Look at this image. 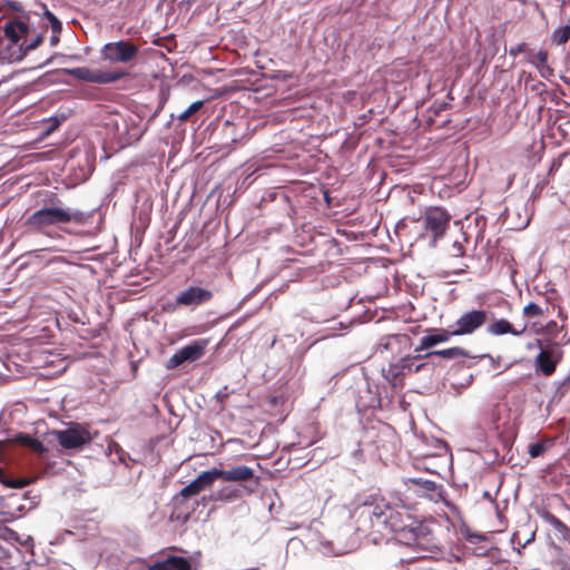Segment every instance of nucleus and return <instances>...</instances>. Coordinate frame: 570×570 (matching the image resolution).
Wrapping results in <instances>:
<instances>
[{
  "mask_svg": "<svg viewBox=\"0 0 570 570\" xmlns=\"http://www.w3.org/2000/svg\"><path fill=\"white\" fill-rule=\"evenodd\" d=\"M353 518L356 521L357 531L364 534L413 530V520L407 509L404 505L392 507L384 499L365 501L355 508Z\"/></svg>",
  "mask_w": 570,
  "mask_h": 570,
  "instance_id": "obj_1",
  "label": "nucleus"
},
{
  "mask_svg": "<svg viewBox=\"0 0 570 570\" xmlns=\"http://www.w3.org/2000/svg\"><path fill=\"white\" fill-rule=\"evenodd\" d=\"M89 215L76 208L63 207L57 204L46 205L30 216L26 220V225L32 229L46 233L51 226L60 227L63 224L75 223L77 225L85 224Z\"/></svg>",
  "mask_w": 570,
  "mask_h": 570,
  "instance_id": "obj_2",
  "label": "nucleus"
},
{
  "mask_svg": "<svg viewBox=\"0 0 570 570\" xmlns=\"http://www.w3.org/2000/svg\"><path fill=\"white\" fill-rule=\"evenodd\" d=\"M53 434L58 443L67 450L79 449L92 440L88 426L82 424H72L66 430L56 431Z\"/></svg>",
  "mask_w": 570,
  "mask_h": 570,
  "instance_id": "obj_3",
  "label": "nucleus"
},
{
  "mask_svg": "<svg viewBox=\"0 0 570 570\" xmlns=\"http://www.w3.org/2000/svg\"><path fill=\"white\" fill-rule=\"evenodd\" d=\"M208 340L199 338L193 341L190 344L179 348L165 364L167 370L176 368L184 363L195 362L203 357Z\"/></svg>",
  "mask_w": 570,
  "mask_h": 570,
  "instance_id": "obj_4",
  "label": "nucleus"
},
{
  "mask_svg": "<svg viewBox=\"0 0 570 570\" xmlns=\"http://www.w3.org/2000/svg\"><path fill=\"white\" fill-rule=\"evenodd\" d=\"M138 47L129 41H115L106 43L101 49V56L111 63H127L136 58Z\"/></svg>",
  "mask_w": 570,
  "mask_h": 570,
  "instance_id": "obj_5",
  "label": "nucleus"
},
{
  "mask_svg": "<svg viewBox=\"0 0 570 570\" xmlns=\"http://www.w3.org/2000/svg\"><path fill=\"white\" fill-rule=\"evenodd\" d=\"M488 320L484 309H472L463 313L451 326L453 336L469 335L479 330Z\"/></svg>",
  "mask_w": 570,
  "mask_h": 570,
  "instance_id": "obj_6",
  "label": "nucleus"
},
{
  "mask_svg": "<svg viewBox=\"0 0 570 570\" xmlns=\"http://www.w3.org/2000/svg\"><path fill=\"white\" fill-rule=\"evenodd\" d=\"M450 215L442 208L434 207L426 210L423 222L426 230L432 233L433 239L442 237L449 226Z\"/></svg>",
  "mask_w": 570,
  "mask_h": 570,
  "instance_id": "obj_7",
  "label": "nucleus"
},
{
  "mask_svg": "<svg viewBox=\"0 0 570 570\" xmlns=\"http://www.w3.org/2000/svg\"><path fill=\"white\" fill-rule=\"evenodd\" d=\"M66 72L79 80H85L95 83H109L118 80L121 77L120 73L92 70L87 67L66 69Z\"/></svg>",
  "mask_w": 570,
  "mask_h": 570,
  "instance_id": "obj_8",
  "label": "nucleus"
},
{
  "mask_svg": "<svg viewBox=\"0 0 570 570\" xmlns=\"http://www.w3.org/2000/svg\"><path fill=\"white\" fill-rule=\"evenodd\" d=\"M215 481L222 479L225 482H243L254 476V470L246 465L233 466L228 470L212 469Z\"/></svg>",
  "mask_w": 570,
  "mask_h": 570,
  "instance_id": "obj_9",
  "label": "nucleus"
},
{
  "mask_svg": "<svg viewBox=\"0 0 570 570\" xmlns=\"http://www.w3.org/2000/svg\"><path fill=\"white\" fill-rule=\"evenodd\" d=\"M212 297L213 294L210 291L203 287L190 286L179 293L176 302L184 306H197L208 302Z\"/></svg>",
  "mask_w": 570,
  "mask_h": 570,
  "instance_id": "obj_10",
  "label": "nucleus"
},
{
  "mask_svg": "<svg viewBox=\"0 0 570 570\" xmlns=\"http://www.w3.org/2000/svg\"><path fill=\"white\" fill-rule=\"evenodd\" d=\"M537 345L541 351L534 360L535 368L543 375L549 376L556 371L557 363L560 358L559 353L554 348L543 350L540 340L537 341Z\"/></svg>",
  "mask_w": 570,
  "mask_h": 570,
  "instance_id": "obj_11",
  "label": "nucleus"
},
{
  "mask_svg": "<svg viewBox=\"0 0 570 570\" xmlns=\"http://www.w3.org/2000/svg\"><path fill=\"white\" fill-rule=\"evenodd\" d=\"M214 482L215 479L212 469L204 471L193 482L184 487L180 490L179 495L184 498L196 495L199 492L204 491L205 489L209 488Z\"/></svg>",
  "mask_w": 570,
  "mask_h": 570,
  "instance_id": "obj_12",
  "label": "nucleus"
},
{
  "mask_svg": "<svg viewBox=\"0 0 570 570\" xmlns=\"http://www.w3.org/2000/svg\"><path fill=\"white\" fill-rule=\"evenodd\" d=\"M149 570H191V564L184 557L169 556L161 561L154 562Z\"/></svg>",
  "mask_w": 570,
  "mask_h": 570,
  "instance_id": "obj_13",
  "label": "nucleus"
},
{
  "mask_svg": "<svg viewBox=\"0 0 570 570\" xmlns=\"http://www.w3.org/2000/svg\"><path fill=\"white\" fill-rule=\"evenodd\" d=\"M527 326L524 325L521 330H517L509 321L504 318L495 320L488 326V333L494 336H500L504 334H512L514 336H520L524 333Z\"/></svg>",
  "mask_w": 570,
  "mask_h": 570,
  "instance_id": "obj_14",
  "label": "nucleus"
},
{
  "mask_svg": "<svg viewBox=\"0 0 570 570\" xmlns=\"http://www.w3.org/2000/svg\"><path fill=\"white\" fill-rule=\"evenodd\" d=\"M3 31L12 45H18L21 38L28 33L29 28L24 22L13 20L4 24Z\"/></svg>",
  "mask_w": 570,
  "mask_h": 570,
  "instance_id": "obj_15",
  "label": "nucleus"
},
{
  "mask_svg": "<svg viewBox=\"0 0 570 570\" xmlns=\"http://www.w3.org/2000/svg\"><path fill=\"white\" fill-rule=\"evenodd\" d=\"M451 336H452L451 331L449 332L445 330H438L431 334L423 336L420 340V345L416 348V351H425L436 344L445 343L450 340Z\"/></svg>",
  "mask_w": 570,
  "mask_h": 570,
  "instance_id": "obj_16",
  "label": "nucleus"
},
{
  "mask_svg": "<svg viewBox=\"0 0 570 570\" xmlns=\"http://www.w3.org/2000/svg\"><path fill=\"white\" fill-rule=\"evenodd\" d=\"M43 40V36L42 35H38L28 45H20L17 52L14 53H11L9 56V59L11 61H20L22 60V58L31 50H35L36 48H38V46L42 42Z\"/></svg>",
  "mask_w": 570,
  "mask_h": 570,
  "instance_id": "obj_17",
  "label": "nucleus"
},
{
  "mask_svg": "<svg viewBox=\"0 0 570 570\" xmlns=\"http://www.w3.org/2000/svg\"><path fill=\"white\" fill-rule=\"evenodd\" d=\"M433 355L453 360V358H458V357H468L469 352L462 347L455 346V347H450V348H445V350L433 351L428 354V356H433Z\"/></svg>",
  "mask_w": 570,
  "mask_h": 570,
  "instance_id": "obj_18",
  "label": "nucleus"
},
{
  "mask_svg": "<svg viewBox=\"0 0 570 570\" xmlns=\"http://www.w3.org/2000/svg\"><path fill=\"white\" fill-rule=\"evenodd\" d=\"M18 441H19L22 445L30 448V449H31V450H33L35 452H39V453H41V452H43V451H45V446H43V444H42L39 440H37V439H35V438H32V436H30V435H27V434H20V435L18 436Z\"/></svg>",
  "mask_w": 570,
  "mask_h": 570,
  "instance_id": "obj_19",
  "label": "nucleus"
},
{
  "mask_svg": "<svg viewBox=\"0 0 570 570\" xmlns=\"http://www.w3.org/2000/svg\"><path fill=\"white\" fill-rule=\"evenodd\" d=\"M409 485L416 487L422 493L433 492L436 490V484L433 481L422 479H410Z\"/></svg>",
  "mask_w": 570,
  "mask_h": 570,
  "instance_id": "obj_20",
  "label": "nucleus"
},
{
  "mask_svg": "<svg viewBox=\"0 0 570 570\" xmlns=\"http://www.w3.org/2000/svg\"><path fill=\"white\" fill-rule=\"evenodd\" d=\"M570 39V26L564 24L557 28L552 33V40L557 45H564Z\"/></svg>",
  "mask_w": 570,
  "mask_h": 570,
  "instance_id": "obj_21",
  "label": "nucleus"
},
{
  "mask_svg": "<svg viewBox=\"0 0 570 570\" xmlns=\"http://www.w3.org/2000/svg\"><path fill=\"white\" fill-rule=\"evenodd\" d=\"M204 106L203 100L193 102L186 110L178 115L180 121H187L191 115L197 112Z\"/></svg>",
  "mask_w": 570,
  "mask_h": 570,
  "instance_id": "obj_22",
  "label": "nucleus"
},
{
  "mask_svg": "<svg viewBox=\"0 0 570 570\" xmlns=\"http://www.w3.org/2000/svg\"><path fill=\"white\" fill-rule=\"evenodd\" d=\"M0 483L4 484L8 488L12 489H21L27 485V482L23 480H10L8 479L2 469L0 468Z\"/></svg>",
  "mask_w": 570,
  "mask_h": 570,
  "instance_id": "obj_23",
  "label": "nucleus"
},
{
  "mask_svg": "<svg viewBox=\"0 0 570 570\" xmlns=\"http://www.w3.org/2000/svg\"><path fill=\"white\" fill-rule=\"evenodd\" d=\"M45 17L48 19L52 31L59 33L61 31V22L59 19L48 9L45 10Z\"/></svg>",
  "mask_w": 570,
  "mask_h": 570,
  "instance_id": "obj_24",
  "label": "nucleus"
},
{
  "mask_svg": "<svg viewBox=\"0 0 570 570\" xmlns=\"http://www.w3.org/2000/svg\"><path fill=\"white\" fill-rule=\"evenodd\" d=\"M530 62L539 68L548 62V53L544 50H539L533 57L530 59Z\"/></svg>",
  "mask_w": 570,
  "mask_h": 570,
  "instance_id": "obj_25",
  "label": "nucleus"
},
{
  "mask_svg": "<svg viewBox=\"0 0 570 570\" xmlns=\"http://www.w3.org/2000/svg\"><path fill=\"white\" fill-rule=\"evenodd\" d=\"M546 449L547 446L543 442L532 443L529 446V454L532 458H538L544 453Z\"/></svg>",
  "mask_w": 570,
  "mask_h": 570,
  "instance_id": "obj_26",
  "label": "nucleus"
},
{
  "mask_svg": "<svg viewBox=\"0 0 570 570\" xmlns=\"http://www.w3.org/2000/svg\"><path fill=\"white\" fill-rule=\"evenodd\" d=\"M523 314L528 316H538L542 314V308L535 303H529L524 306Z\"/></svg>",
  "mask_w": 570,
  "mask_h": 570,
  "instance_id": "obj_27",
  "label": "nucleus"
},
{
  "mask_svg": "<svg viewBox=\"0 0 570 570\" xmlns=\"http://www.w3.org/2000/svg\"><path fill=\"white\" fill-rule=\"evenodd\" d=\"M238 497L237 490H232L229 488H223L219 492V498L225 500H233Z\"/></svg>",
  "mask_w": 570,
  "mask_h": 570,
  "instance_id": "obj_28",
  "label": "nucleus"
},
{
  "mask_svg": "<svg viewBox=\"0 0 570 570\" xmlns=\"http://www.w3.org/2000/svg\"><path fill=\"white\" fill-rule=\"evenodd\" d=\"M540 72V75L543 77V78H549L553 75V70L550 68V66L547 63H544L543 66L537 68Z\"/></svg>",
  "mask_w": 570,
  "mask_h": 570,
  "instance_id": "obj_29",
  "label": "nucleus"
},
{
  "mask_svg": "<svg viewBox=\"0 0 570 570\" xmlns=\"http://www.w3.org/2000/svg\"><path fill=\"white\" fill-rule=\"evenodd\" d=\"M49 253H50V249H48V248H40V249H36L33 252H30L29 255H32V256H35L37 258L45 259V258H47Z\"/></svg>",
  "mask_w": 570,
  "mask_h": 570,
  "instance_id": "obj_30",
  "label": "nucleus"
},
{
  "mask_svg": "<svg viewBox=\"0 0 570 570\" xmlns=\"http://www.w3.org/2000/svg\"><path fill=\"white\" fill-rule=\"evenodd\" d=\"M229 395V392H228V389L227 386H224L222 390H219L217 393H216V399L219 401V402H225V400L228 397Z\"/></svg>",
  "mask_w": 570,
  "mask_h": 570,
  "instance_id": "obj_31",
  "label": "nucleus"
},
{
  "mask_svg": "<svg viewBox=\"0 0 570 570\" xmlns=\"http://www.w3.org/2000/svg\"><path fill=\"white\" fill-rule=\"evenodd\" d=\"M354 549H355V544H352L351 547H341L335 550V554H337V556L345 554Z\"/></svg>",
  "mask_w": 570,
  "mask_h": 570,
  "instance_id": "obj_32",
  "label": "nucleus"
},
{
  "mask_svg": "<svg viewBox=\"0 0 570 570\" xmlns=\"http://www.w3.org/2000/svg\"><path fill=\"white\" fill-rule=\"evenodd\" d=\"M7 6L16 11L21 10V4L17 1L9 0V1H7Z\"/></svg>",
  "mask_w": 570,
  "mask_h": 570,
  "instance_id": "obj_33",
  "label": "nucleus"
},
{
  "mask_svg": "<svg viewBox=\"0 0 570 570\" xmlns=\"http://www.w3.org/2000/svg\"><path fill=\"white\" fill-rule=\"evenodd\" d=\"M342 325H343L342 323H335V324H334V326H332V327H331L332 333H330L328 335H330V336H334V335H336L337 326H338V327H342Z\"/></svg>",
  "mask_w": 570,
  "mask_h": 570,
  "instance_id": "obj_34",
  "label": "nucleus"
},
{
  "mask_svg": "<svg viewBox=\"0 0 570 570\" xmlns=\"http://www.w3.org/2000/svg\"><path fill=\"white\" fill-rule=\"evenodd\" d=\"M68 535H73V532L70 531V530H65L62 533H61V539L65 540L66 537Z\"/></svg>",
  "mask_w": 570,
  "mask_h": 570,
  "instance_id": "obj_35",
  "label": "nucleus"
},
{
  "mask_svg": "<svg viewBox=\"0 0 570 570\" xmlns=\"http://www.w3.org/2000/svg\"><path fill=\"white\" fill-rule=\"evenodd\" d=\"M58 41H59V38H58V36H56V35H55V36H52V37H51V39H50V43H51L52 46H55Z\"/></svg>",
  "mask_w": 570,
  "mask_h": 570,
  "instance_id": "obj_36",
  "label": "nucleus"
},
{
  "mask_svg": "<svg viewBox=\"0 0 570 570\" xmlns=\"http://www.w3.org/2000/svg\"><path fill=\"white\" fill-rule=\"evenodd\" d=\"M551 522H552L553 524H556V525H560V524H561L560 520H559V519H557L556 517H551Z\"/></svg>",
  "mask_w": 570,
  "mask_h": 570,
  "instance_id": "obj_37",
  "label": "nucleus"
},
{
  "mask_svg": "<svg viewBox=\"0 0 570 570\" xmlns=\"http://www.w3.org/2000/svg\"><path fill=\"white\" fill-rule=\"evenodd\" d=\"M524 46H525L524 43L519 45L518 48H517V51L523 50Z\"/></svg>",
  "mask_w": 570,
  "mask_h": 570,
  "instance_id": "obj_38",
  "label": "nucleus"
}]
</instances>
